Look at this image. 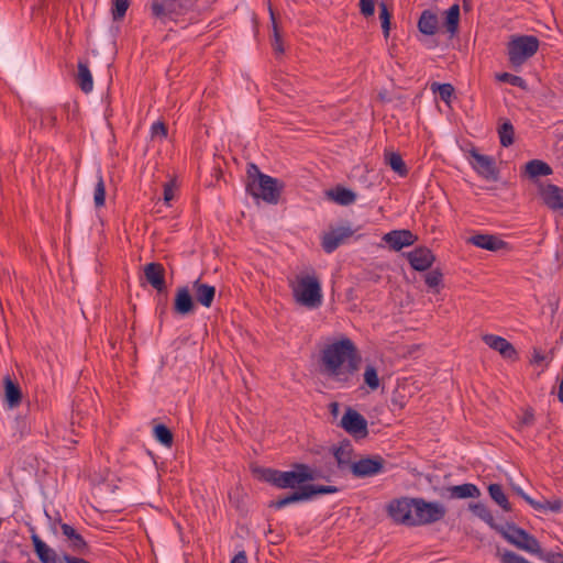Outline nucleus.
<instances>
[{"instance_id":"nucleus-24","label":"nucleus","mask_w":563,"mask_h":563,"mask_svg":"<svg viewBox=\"0 0 563 563\" xmlns=\"http://www.w3.org/2000/svg\"><path fill=\"white\" fill-rule=\"evenodd\" d=\"M333 455L341 471L349 470L351 472V465H353L355 461H353V448L350 443H342L340 446L335 448Z\"/></svg>"},{"instance_id":"nucleus-23","label":"nucleus","mask_w":563,"mask_h":563,"mask_svg":"<svg viewBox=\"0 0 563 563\" xmlns=\"http://www.w3.org/2000/svg\"><path fill=\"white\" fill-rule=\"evenodd\" d=\"M63 534L69 540V548L78 553L86 554L88 551L87 542L84 540L82 536L79 534L70 525L62 523L60 526Z\"/></svg>"},{"instance_id":"nucleus-37","label":"nucleus","mask_w":563,"mask_h":563,"mask_svg":"<svg viewBox=\"0 0 563 563\" xmlns=\"http://www.w3.org/2000/svg\"><path fill=\"white\" fill-rule=\"evenodd\" d=\"M498 134L500 139V144L505 147L512 145L515 139V130L512 124L509 121L504 122L499 129Z\"/></svg>"},{"instance_id":"nucleus-38","label":"nucleus","mask_w":563,"mask_h":563,"mask_svg":"<svg viewBox=\"0 0 563 563\" xmlns=\"http://www.w3.org/2000/svg\"><path fill=\"white\" fill-rule=\"evenodd\" d=\"M155 439L163 445L170 448L173 445L174 437L172 431L165 424H157L154 427Z\"/></svg>"},{"instance_id":"nucleus-8","label":"nucleus","mask_w":563,"mask_h":563,"mask_svg":"<svg viewBox=\"0 0 563 563\" xmlns=\"http://www.w3.org/2000/svg\"><path fill=\"white\" fill-rule=\"evenodd\" d=\"M339 489L335 486L302 485L299 490H295L283 498L272 501L269 506L276 509H280L292 503L308 500L314 495L334 494Z\"/></svg>"},{"instance_id":"nucleus-12","label":"nucleus","mask_w":563,"mask_h":563,"mask_svg":"<svg viewBox=\"0 0 563 563\" xmlns=\"http://www.w3.org/2000/svg\"><path fill=\"white\" fill-rule=\"evenodd\" d=\"M406 257L411 267L418 272L429 269L435 261V256L431 250L424 246L416 247L415 250L406 253Z\"/></svg>"},{"instance_id":"nucleus-43","label":"nucleus","mask_w":563,"mask_h":563,"mask_svg":"<svg viewBox=\"0 0 563 563\" xmlns=\"http://www.w3.org/2000/svg\"><path fill=\"white\" fill-rule=\"evenodd\" d=\"M428 287L433 288L435 294L440 292L439 286L442 284L443 275L439 269L429 272L424 277Z\"/></svg>"},{"instance_id":"nucleus-7","label":"nucleus","mask_w":563,"mask_h":563,"mask_svg":"<svg viewBox=\"0 0 563 563\" xmlns=\"http://www.w3.org/2000/svg\"><path fill=\"white\" fill-rule=\"evenodd\" d=\"M445 515L446 509L443 505L427 501L423 498H415L413 527L440 521Z\"/></svg>"},{"instance_id":"nucleus-16","label":"nucleus","mask_w":563,"mask_h":563,"mask_svg":"<svg viewBox=\"0 0 563 563\" xmlns=\"http://www.w3.org/2000/svg\"><path fill=\"white\" fill-rule=\"evenodd\" d=\"M417 240L418 236L410 230H393L383 236V241L394 251H400L406 246H410Z\"/></svg>"},{"instance_id":"nucleus-55","label":"nucleus","mask_w":563,"mask_h":563,"mask_svg":"<svg viewBox=\"0 0 563 563\" xmlns=\"http://www.w3.org/2000/svg\"><path fill=\"white\" fill-rule=\"evenodd\" d=\"M329 410L332 416L336 417L340 412V405L336 401H333L329 405Z\"/></svg>"},{"instance_id":"nucleus-20","label":"nucleus","mask_w":563,"mask_h":563,"mask_svg":"<svg viewBox=\"0 0 563 563\" xmlns=\"http://www.w3.org/2000/svg\"><path fill=\"white\" fill-rule=\"evenodd\" d=\"M468 242L477 247L493 252L507 249L508 246L507 242L492 234H475L468 239Z\"/></svg>"},{"instance_id":"nucleus-44","label":"nucleus","mask_w":563,"mask_h":563,"mask_svg":"<svg viewBox=\"0 0 563 563\" xmlns=\"http://www.w3.org/2000/svg\"><path fill=\"white\" fill-rule=\"evenodd\" d=\"M130 5V0H114L112 8V18L114 21H120L124 18Z\"/></svg>"},{"instance_id":"nucleus-56","label":"nucleus","mask_w":563,"mask_h":563,"mask_svg":"<svg viewBox=\"0 0 563 563\" xmlns=\"http://www.w3.org/2000/svg\"><path fill=\"white\" fill-rule=\"evenodd\" d=\"M517 494L527 503L529 504V500H534L529 495H527L522 489L518 488Z\"/></svg>"},{"instance_id":"nucleus-40","label":"nucleus","mask_w":563,"mask_h":563,"mask_svg":"<svg viewBox=\"0 0 563 563\" xmlns=\"http://www.w3.org/2000/svg\"><path fill=\"white\" fill-rule=\"evenodd\" d=\"M93 201L97 208L103 207L106 202V186L102 175L100 173H98L97 175V184L95 186L93 191Z\"/></svg>"},{"instance_id":"nucleus-4","label":"nucleus","mask_w":563,"mask_h":563,"mask_svg":"<svg viewBox=\"0 0 563 563\" xmlns=\"http://www.w3.org/2000/svg\"><path fill=\"white\" fill-rule=\"evenodd\" d=\"M290 287L297 303L310 309L321 306V286L314 275L297 276L296 282L291 283Z\"/></svg>"},{"instance_id":"nucleus-21","label":"nucleus","mask_w":563,"mask_h":563,"mask_svg":"<svg viewBox=\"0 0 563 563\" xmlns=\"http://www.w3.org/2000/svg\"><path fill=\"white\" fill-rule=\"evenodd\" d=\"M192 291L198 303L210 308L216 296V288L197 279L192 283Z\"/></svg>"},{"instance_id":"nucleus-19","label":"nucleus","mask_w":563,"mask_h":563,"mask_svg":"<svg viewBox=\"0 0 563 563\" xmlns=\"http://www.w3.org/2000/svg\"><path fill=\"white\" fill-rule=\"evenodd\" d=\"M34 551L42 563H64L57 553L51 549L36 533L31 536Z\"/></svg>"},{"instance_id":"nucleus-54","label":"nucleus","mask_w":563,"mask_h":563,"mask_svg":"<svg viewBox=\"0 0 563 563\" xmlns=\"http://www.w3.org/2000/svg\"><path fill=\"white\" fill-rule=\"evenodd\" d=\"M231 563H247V559H246V555L245 553L242 551V552H239L234 558L233 560L231 561Z\"/></svg>"},{"instance_id":"nucleus-5","label":"nucleus","mask_w":563,"mask_h":563,"mask_svg":"<svg viewBox=\"0 0 563 563\" xmlns=\"http://www.w3.org/2000/svg\"><path fill=\"white\" fill-rule=\"evenodd\" d=\"M539 48V40L533 35H521L514 37L508 43V57L514 67H520L530 57H532Z\"/></svg>"},{"instance_id":"nucleus-14","label":"nucleus","mask_w":563,"mask_h":563,"mask_svg":"<svg viewBox=\"0 0 563 563\" xmlns=\"http://www.w3.org/2000/svg\"><path fill=\"white\" fill-rule=\"evenodd\" d=\"M542 202L553 211H562L563 214V189L553 184L540 186Z\"/></svg>"},{"instance_id":"nucleus-22","label":"nucleus","mask_w":563,"mask_h":563,"mask_svg":"<svg viewBox=\"0 0 563 563\" xmlns=\"http://www.w3.org/2000/svg\"><path fill=\"white\" fill-rule=\"evenodd\" d=\"M195 303L188 287H179L175 295L174 311L185 316L194 311Z\"/></svg>"},{"instance_id":"nucleus-34","label":"nucleus","mask_w":563,"mask_h":563,"mask_svg":"<svg viewBox=\"0 0 563 563\" xmlns=\"http://www.w3.org/2000/svg\"><path fill=\"white\" fill-rule=\"evenodd\" d=\"M460 22V5L453 4L449 10L445 11V22L444 26L446 31L454 35L459 30Z\"/></svg>"},{"instance_id":"nucleus-52","label":"nucleus","mask_w":563,"mask_h":563,"mask_svg":"<svg viewBox=\"0 0 563 563\" xmlns=\"http://www.w3.org/2000/svg\"><path fill=\"white\" fill-rule=\"evenodd\" d=\"M533 422H534V413H533L532 409H526L519 420V428L523 429L526 427H530L533 424Z\"/></svg>"},{"instance_id":"nucleus-41","label":"nucleus","mask_w":563,"mask_h":563,"mask_svg":"<svg viewBox=\"0 0 563 563\" xmlns=\"http://www.w3.org/2000/svg\"><path fill=\"white\" fill-rule=\"evenodd\" d=\"M431 89L433 92H438L440 98L449 103L453 93H454V87L451 84H432Z\"/></svg>"},{"instance_id":"nucleus-49","label":"nucleus","mask_w":563,"mask_h":563,"mask_svg":"<svg viewBox=\"0 0 563 563\" xmlns=\"http://www.w3.org/2000/svg\"><path fill=\"white\" fill-rule=\"evenodd\" d=\"M360 11L365 18L373 16L375 13L374 0H360Z\"/></svg>"},{"instance_id":"nucleus-28","label":"nucleus","mask_w":563,"mask_h":563,"mask_svg":"<svg viewBox=\"0 0 563 563\" xmlns=\"http://www.w3.org/2000/svg\"><path fill=\"white\" fill-rule=\"evenodd\" d=\"M470 510L484 522H486L490 528L497 531V528L501 526L495 522V518L492 511L487 508V506L483 503H472L468 505Z\"/></svg>"},{"instance_id":"nucleus-18","label":"nucleus","mask_w":563,"mask_h":563,"mask_svg":"<svg viewBox=\"0 0 563 563\" xmlns=\"http://www.w3.org/2000/svg\"><path fill=\"white\" fill-rule=\"evenodd\" d=\"M471 156L473 158L472 165L481 176L487 179L496 178L495 161L493 157L479 154L475 150L471 151Z\"/></svg>"},{"instance_id":"nucleus-11","label":"nucleus","mask_w":563,"mask_h":563,"mask_svg":"<svg viewBox=\"0 0 563 563\" xmlns=\"http://www.w3.org/2000/svg\"><path fill=\"white\" fill-rule=\"evenodd\" d=\"M340 426L350 434L365 438L368 433L366 419L353 408H347Z\"/></svg>"},{"instance_id":"nucleus-33","label":"nucleus","mask_w":563,"mask_h":563,"mask_svg":"<svg viewBox=\"0 0 563 563\" xmlns=\"http://www.w3.org/2000/svg\"><path fill=\"white\" fill-rule=\"evenodd\" d=\"M77 84L80 87V89L86 93L92 90V76L86 63H78Z\"/></svg>"},{"instance_id":"nucleus-48","label":"nucleus","mask_w":563,"mask_h":563,"mask_svg":"<svg viewBox=\"0 0 563 563\" xmlns=\"http://www.w3.org/2000/svg\"><path fill=\"white\" fill-rule=\"evenodd\" d=\"M269 12H271V19H272V24H273V30H274V43H273V46H274V49L278 53H283L284 52V48L282 46V40H280V34H279V31H278V27H277V23H276V19H275V14L272 10V8H269Z\"/></svg>"},{"instance_id":"nucleus-36","label":"nucleus","mask_w":563,"mask_h":563,"mask_svg":"<svg viewBox=\"0 0 563 563\" xmlns=\"http://www.w3.org/2000/svg\"><path fill=\"white\" fill-rule=\"evenodd\" d=\"M151 9L152 14L163 22H165L166 20H174L175 18V14L170 12L172 7L168 3H163V1H153Z\"/></svg>"},{"instance_id":"nucleus-30","label":"nucleus","mask_w":563,"mask_h":563,"mask_svg":"<svg viewBox=\"0 0 563 563\" xmlns=\"http://www.w3.org/2000/svg\"><path fill=\"white\" fill-rule=\"evenodd\" d=\"M529 505L537 511H551V512H560L563 507V501L559 497H553L550 500H529Z\"/></svg>"},{"instance_id":"nucleus-57","label":"nucleus","mask_w":563,"mask_h":563,"mask_svg":"<svg viewBox=\"0 0 563 563\" xmlns=\"http://www.w3.org/2000/svg\"><path fill=\"white\" fill-rule=\"evenodd\" d=\"M558 398L563 404V378L561 379L559 385Z\"/></svg>"},{"instance_id":"nucleus-42","label":"nucleus","mask_w":563,"mask_h":563,"mask_svg":"<svg viewBox=\"0 0 563 563\" xmlns=\"http://www.w3.org/2000/svg\"><path fill=\"white\" fill-rule=\"evenodd\" d=\"M390 19H391V14H390L386 3L382 2L379 4V20L382 23V29H383L385 38H387L389 36Z\"/></svg>"},{"instance_id":"nucleus-9","label":"nucleus","mask_w":563,"mask_h":563,"mask_svg":"<svg viewBox=\"0 0 563 563\" xmlns=\"http://www.w3.org/2000/svg\"><path fill=\"white\" fill-rule=\"evenodd\" d=\"M415 498L393 499L387 506L389 517L397 523L413 527Z\"/></svg>"},{"instance_id":"nucleus-50","label":"nucleus","mask_w":563,"mask_h":563,"mask_svg":"<svg viewBox=\"0 0 563 563\" xmlns=\"http://www.w3.org/2000/svg\"><path fill=\"white\" fill-rule=\"evenodd\" d=\"M152 136L153 137H161V139H165L167 136V126L165 125L164 122H155L153 125H152Z\"/></svg>"},{"instance_id":"nucleus-31","label":"nucleus","mask_w":563,"mask_h":563,"mask_svg":"<svg viewBox=\"0 0 563 563\" xmlns=\"http://www.w3.org/2000/svg\"><path fill=\"white\" fill-rule=\"evenodd\" d=\"M488 494L490 498L504 510L511 511L512 507L509 503L506 494L504 493L503 486L499 484H490L488 486Z\"/></svg>"},{"instance_id":"nucleus-6","label":"nucleus","mask_w":563,"mask_h":563,"mask_svg":"<svg viewBox=\"0 0 563 563\" xmlns=\"http://www.w3.org/2000/svg\"><path fill=\"white\" fill-rule=\"evenodd\" d=\"M497 532L518 549L525 550L534 555L540 552L541 545L537 538L515 525H507L506 528H497Z\"/></svg>"},{"instance_id":"nucleus-3","label":"nucleus","mask_w":563,"mask_h":563,"mask_svg":"<svg viewBox=\"0 0 563 563\" xmlns=\"http://www.w3.org/2000/svg\"><path fill=\"white\" fill-rule=\"evenodd\" d=\"M283 185L278 179L261 173L255 164H249L246 190L254 198H261L267 203H277Z\"/></svg>"},{"instance_id":"nucleus-45","label":"nucleus","mask_w":563,"mask_h":563,"mask_svg":"<svg viewBox=\"0 0 563 563\" xmlns=\"http://www.w3.org/2000/svg\"><path fill=\"white\" fill-rule=\"evenodd\" d=\"M497 79L499 81L508 82L515 87H519L522 89H526V87H527L526 80L523 78H521L520 76L509 74V73L498 74Z\"/></svg>"},{"instance_id":"nucleus-35","label":"nucleus","mask_w":563,"mask_h":563,"mask_svg":"<svg viewBox=\"0 0 563 563\" xmlns=\"http://www.w3.org/2000/svg\"><path fill=\"white\" fill-rule=\"evenodd\" d=\"M385 161L390 166V168L399 176L405 177L408 175V168L402 157L398 153H385Z\"/></svg>"},{"instance_id":"nucleus-46","label":"nucleus","mask_w":563,"mask_h":563,"mask_svg":"<svg viewBox=\"0 0 563 563\" xmlns=\"http://www.w3.org/2000/svg\"><path fill=\"white\" fill-rule=\"evenodd\" d=\"M537 556L545 563H563V552H544L541 548Z\"/></svg>"},{"instance_id":"nucleus-27","label":"nucleus","mask_w":563,"mask_h":563,"mask_svg":"<svg viewBox=\"0 0 563 563\" xmlns=\"http://www.w3.org/2000/svg\"><path fill=\"white\" fill-rule=\"evenodd\" d=\"M439 20L435 13L424 10L418 21V29L426 35H434L438 31Z\"/></svg>"},{"instance_id":"nucleus-25","label":"nucleus","mask_w":563,"mask_h":563,"mask_svg":"<svg viewBox=\"0 0 563 563\" xmlns=\"http://www.w3.org/2000/svg\"><path fill=\"white\" fill-rule=\"evenodd\" d=\"M448 493L450 498L455 499L478 498L481 496L478 487L471 483L451 486L448 488Z\"/></svg>"},{"instance_id":"nucleus-29","label":"nucleus","mask_w":563,"mask_h":563,"mask_svg":"<svg viewBox=\"0 0 563 563\" xmlns=\"http://www.w3.org/2000/svg\"><path fill=\"white\" fill-rule=\"evenodd\" d=\"M525 172L526 174L531 177V178H536V177H539V176H549L552 174V168L551 166L543 162V161H540V159H532V161H529L526 166H525Z\"/></svg>"},{"instance_id":"nucleus-2","label":"nucleus","mask_w":563,"mask_h":563,"mask_svg":"<svg viewBox=\"0 0 563 563\" xmlns=\"http://www.w3.org/2000/svg\"><path fill=\"white\" fill-rule=\"evenodd\" d=\"M258 472L264 482L282 489L301 487L303 483L312 482L319 477L314 470L302 463L294 464L291 471L262 468Z\"/></svg>"},{"instance_id":"nucleus-53","label":"nucleus","mask_w":563,"mask_h":563,"mask_svg":"<svg viewBox=\"0 0 563 563\" xmlns=\"http://www.w3.org/2000/svg\"><path fill=\"white\" fill-rule=\"evenodd\" d=\"M63 560H64L65 563H89L85 559L73 556V555H69V554H65L63 556Z\"/></svg>"},{"instance_id":"nucleus-17","label":"nucleus","mask_w":563,"mask_h":563,"mask_svg":"<svg viewBox=\"0 0 563 563\" xmlns=\"http://www.w3.org/2000/svg\"><path fill=\"white\" fill-rule=\"evenodd\" d=\"M146 282L158 292L166 289L165 268L161 263H148L143 268Z\"/></svg>"},{"instance_id":"nucleus-13","label":"nucleus","mask_w":563,"mask_h":563,"mask_svg":"<svg viewBox=\"0 0 563 563\" xmlns=\"http://www.w3.org/2000/svg\"><path fill=\"white\" fill-rule=\"evenodd\" d=\"M353 234L354 230L349 227H339L336 229H332L322 236V249L327 253H332Z\"/></svg>"},{"instance_id":"nucleus-39","label":"nucleus","mask_w":563,"mask_h":563,"mask_svg":"<svg viewBox=\"0 0 563 563\" xmlns=\"http://www.w3.org/2000/svg\"><path fill=\"white\" fill-rule=\"evenodd\" d=\"M364 383L374 391L377 390L380 384L377 369L373 365H367L363 374Z\"/></svg>"},{"instance_id":"nucleus-1","label":"nucleus","mask_w":563,"mask_h":563,"mask_svg":"<svg viewBox=\"0 0 563 563\" xmlns=\"http://www.w3.org/2000/svg\"><path fill=\"white\" fill-rule=\"evenodd\" d=\"M361 362V354L349 338L325 344L320 351L322 375L341 386H347L355 382Z\"/></svg>"},{"instance_id":"nucleus-58","label":"nucleus","mask_w":563,"mask_h":563,"mask_svg":"<svg viewBox=\"0 0 563 563\" xmlns=\"http://www.w3.org/2000/svg\"><path fill=\"white\" fill-rule=\"evenodd\" d=\"M543 358H544V357H543V355H541L540 353H538V352H536V353H534L533 361H534L536 363H540V362H542V361H543Z\"/></svg>"},{"instance_id":"nucleus-10","label":"nucleus","mask_w":563,"mask_h":563,"mask_svg":"<svg viewBox=\"0 0 563 563\" xmlns=\"http://www.w3.org/2000/svg\"><path fill=\"white\" fill-rule=\"evenodd\" d=\"M386 461L380 455L362 457L351 465V473L357 478L378 475L385 471Z\"/></svg>"},{"instance_id":"nucleus-15","label":"nucleus","mask_w":563,"mask_h":563,"mask_svg":"<svg viewBox=\"0 0 563 563\" xmlns=\"http://www.w3.org/2000/svg\"><path fill=\"white\" fill-rule=\"evenodd\" d=\"M483 342L494 351H497L504 358L510 361L518 360V353L515 346L505 338L495 334H485L482 336Z\"/></svg>"},{"instance_id":"nucleus-26","label":"nucleus","mask_w":563,"mask_h":563,"mask_svg":"<svg viewBox=\"0 0 563 563\" xmlns=\"http://www.w3.org/2000/svg\"><path fill=\"white\" fill-rule=\"evenodd\" d=\"M4 397L10 408H15L21 404L22 393L18 384H15L9 375L3 378Z\"/></svg>"},{"instance_id":"nucleus-47","label":"nucleus","mask_w":563,"mask_h":563,"mask_svg":"<svg viewBox=\"0 0 563 563\" xmlns=\"http://www.w3.org/2000/svg\"><path fill=\"white\" fill-rule=\"evenodd\" d=\"M499 558L501 563H531L512 551H504L499 554Z\"/></svg>"},{"instance_id":"nucleus-32","label":"nucleus","mask_w":563,"mask_h":563,"mask_svg":"<svg viewBox=\"0 0 563 563\" xmlns=\"http://www.w3.org/2000/svg\"><path fill=\"white\" fill-rule=\"evenodd\" d=\"M329 196L341 206H350L356 200V194L354 191L340 186L329 191Z\"/></svg>"},{"instance_id":"nucleus-51","label":"nucleus","mask_w":563,"mask_h":563,"mask_svg":"<svg viewBox=\"0 0 563 563\" xmlns=\"http://www.w3.org/2000/svg\"><path fill=\"white\" fill-rule=\"evenodd\" d=\"M176 183L175 180H169L164 185V201L168 205L175 196Z\"/></svg>"}]
</instances>
